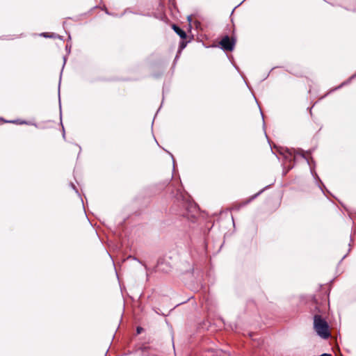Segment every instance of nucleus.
Segmentation results:
<instances>
[{"label":"nucleus","instance_id":"3","mask_svg":"<svg viewBox=\"0 0 356 356\" xmlns=\"http://www.w3.org/2000/svg\"><path fill=\"white\" fill-rule=\"evenodd\" d=\"M172 29L180 36L181 38H182V39L186 38V34L184 31H183L182 29H181L179 27H178L177 26H176L175 24L172 26Z\"/></svg>","mask_w":356,"mask_h":356},{"label":"nucleus","instance_id":"1","mask_svg":"<svg viewBox=\"0 0 356 356\" xmlns=\"http://www.w3.org/2000/svg\"><path fill=\"white\" fill-rule=\"evenodd\" d=\"M314 328L317 334L323 339H327L330 336L329 325L327 321L321 315L315 314L314 316Z\"/></svg>","mask_w":356,"mask_h":356},{"label":"nucleus","instance_id":"4","mask_svg":"<svg viewBox=\"0 0 356 356\" xmlns=\"http://www.w3.org/2000/svg\"><path fill=\"white\" fill-rule=\"evenodd\" d=\"M141 330H142V328H140V327H138V328H137V332H138V334H140V332H141Z\"/></svg>","mask_w":356,"mask_h":356},{"label":"nucleus","instance_id":"5","mask_svg":"<svg viewBox=\"0 0 356 356\" xmlns=\"http://www.w3.org/2000/svg\"><path fill=\"white\" fill-rule=\"evenodd\" d=\"M320 356H331V355L327 354V353H324V354L321 355Z\"/></svg>","mask_w":356,"mask_h":356},{"label":"nucleus","instance_id":"2","mask_svg":"<svg viewBox=\"0 0 356 356\" xmlns=\"http://www.w3.org/2000/svg\"><path fill=\"white\" fill-rule=\"evenodd\" d=\"M220 44L222 48L226 51H232L234 47V41L231 40L228 36L224 37Z\"/></svg>","mask_w":356,"mask_h":356}]
</instances>
